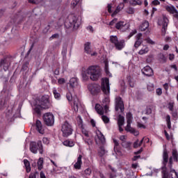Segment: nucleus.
Here are the masks:
<instances>
[{"label": "nucleus", "instance_id": "bf43d9fd", "mask_svg": "<svg viewBox=\"0 0 178 178\" xmlns=\"http://www.w3.org/2000/svg\"><path fill=\"white\" fill-rule=\"evenodd\" d=\"M147 90H149V91H154V85H149V86H147Z\"/></svg>", "mask_w": 178, "mask_h": 178}, {"label": "nucleus", "instance_id": "603ef678", "mask_svg": "<svg viewBox=\"0 0 178 178\" xmlns=\"http://www.w3.org/2000/svg\"><path fill=\"white\" fill-rule=\"evenodd\" d=\"M58 84H65V83H66V80H65L63 78L58 79Z\"/></svg>", "mask_w": 178, "mask_h": 178}, {"label": "nucleus", "instance_id": "b1692460", "mask_svg": "<svg viewBox=\"0 0 178 178\" xmlns=\"http://www.w3.org/2000/svg\"><path fill=\"white\" fill-rule=\"evenodd\" d=\"M120 140H121V141L122 142V147H124V148H127L128 149H130L131 147V143L130 142H125L124 140H126V136H121L120 137Z\"/></svg>", "mask_w": 178, "mask_h": 178}, {"label": "nucleus", "instance_id": "e2e57ef3", "mask_svg": "<svg viewBox=\"0 0 178 178\" xmlns=\"http://www.w3.org/2000/svg\"><path fill=\"white\" fill-rule=\"evenodd\" d=\"M175 59V54H169V60H173Z\"/></svg>", "mask_w": 178, "mask_h": 178}, {"label": "nucleus", "instance_id": "f03ea898", "mask_svg": "<svg viewBox=\"0 0 178 178\" xmlns=\"http://www.w3.org/2000/svg\"><path fill=\"white\" fill-rule=\"evenodd\" d=\"M168 159H169V155L168 154V150L164 149L163 154V163L164 167H163L162 171V177L163 178H178L177 172L176 170L172 169V157L170 158L169 160V169H170V174H168V168H166V163H168Z\"/></svg>", "mask_w": 178, "mask_h": 178}, {"label": "nucleus", "instance_id": "a878e982", "mask_svg": "<svg viewBox=\"0 0 178 178\" xmlns=\"http://www.w3.org/2000/svg\"><path fill=\"white\" fill-rule=\"evenodd\" d=\"M115 49L118 51H122L124 48V46L126 45V43H124V40H122L118 41L115 44Z\"/></svg>", "mask_w": 178, "mask_h": 178}, {"label": "nucleus", "instance_id": "8fccbe9b", "mask_svg": "<svg viewBox=\"0 0 178 178\" xmlns=\"http://www.w3.org/2000/svg\"><path fill=\"white\" fill-rule=\"evenodd\" d=\"M104 72L106 74V76H108V77H112V74L109 72V69L108 67L104 68Z\"/></svg>", "mask_w": 178, "mask_h": 178}, {"label": "nucleus", "instance_id": "052dcab7", "mask_svg": "<svg viewBox=\"0 0 178 178\" xmlns=\"http://www.w3.org/2000/svg\"><path fill=\"white\" fill-rule=\"evenodd\" d=\"M156 94L157 95H162V89L161 88L156 89Z\"/></svg>", "mask_w": 178, "mask_h": 178}, {"label": "nucleus", "instance_id": "13d9d810", "mask_svg": "<svg viewBox=\"0 0 178 178\" xmlns=\"http://www.w3.org/2000/svg\"><path fill=\"white\" fill-rule=\"evenodd\" d=\"M128 13L129 15H133V13H134V9L133 8H129L128 9Z\"/></svg>", "mask_w": 178, "mask_h": 178}, {"label": "nucleus", "instance_id": "f3484780", "mask_svg": "<svg viewBox=\"0 0 178 178\" xmlns=\"http://www.w3.org/2000/svg\"><path fill=\"white\" fill-rule=\"evenodd\" d=\"M95 109L99 115H104V113H108L109 107L108 106H104V107H102L99 104H97L95 105Z\"/></svg>", "mask_w": 178, "mask_h": 178}, {"label": "nucleus", "instance_id": "5fc2aeb1", "mask_svg": "<svg viewBox=\"0 0 178 178\" xmlns=\"http://www.w3.org/2000/svg\"><path fill=\"white\" fill-rule=\"evenodd\" d=\"M141 37H143V33H138L136 35V40L143 41V39H141Z\"/></svg>", "mask_w": 178, "mask_h": 178}, {"label": "nucleus", "instance_id": "f704fd0d", "mask_svg": "<svg viewBox=\"0 0 178 178\" xmlns=\"http://www.w3.org/2000/svg\"><path fill=\"white\" fill-rule=\"evenodd\" d=\"M119 41L118 39V36L116 35H111L110 36V42L111 44H113L114 45Z\"/></svg>", "mask_w": 178, "mask_h": 178}, {"label": "nucleus", "instance_id": "f257e3e1", "mask_svg": "<svg viewBox=\"0 0 178 178\" xmlns=\"http://www.w3.org/2000/svg\"><path fill=\"white\" fill-rule=\"evenodd\" d=\"M70 89L68 90L66 95V98L69 102L70 101H72L73 104H72V108L74 111V112H79V111H83V105L80 102V100L77 97H74L72 96V92L70 91H73L74 88L79 86V82L77 81V78H72L70 80Z\"/></svg>", "mask_w": 178, "mask_h": 178}, {"label": "nucleus", "instance_id": "c9c22d12", "mask_svg": "<svg viewBox=\"0 0 178 178\" xmlns=\"http://www.w3.org/2000/svg\"><path fill=\"white\" fill-rule=\"evenodd\" d=\"M149 51V49H148V47H145L139 51L138 54H139V55H144L145 54H148Z\"/></svg>", "mask_w": 178, "mask_h": 178}, {"label": "nucleus", "instance_id": "393cba45", "mask_svg": "<svg viewBox=\"0 0 178 178\" xmlns=\"http://www.w3.org/2000/svg\"><path fill=\"white\" fill-rule=\"evenodd\" d=\"M149 143V138H143L140 141L136 140L134 143V148H138V147H141L143 143Z\"/></svg>", "mask_w": 178, "mask_h": 178}, {"label": "nucleus", "instance_id": "2eb2a0df", "mask_svg": "<svg viewBox=\"0 0 178 178\" xmlns=\"http://www.w3.org/2000/svg\"><path fill=\"white\" fill-rule=\"evenodd\" d=\"M115 29L122 32L127 31L129 30V24L123 21H120L115 24Z\"/></svg>", "mask_w": 178, "mask_h": 178}, {"label": "nucleus", "instance_id": "6ab92c4d", "mask_svg": "<svg viewBox=\"0 0 178 178\" xmlns=\"http://www.w3.org/2000/svg\"><path fill=\"white\" fill-rule=\"evenodd\" d=\"M113 143L115 144L114 152L115 153L117 156H122V155H123V154L122 153V150H120V149H119V143L118 142V140H116L115 139L113 140Z\"/></svg>", "mask_w": 178, "mask_h": 178}, {"label": "nucleus", "instance_id": "338daca9", "mask_svg": "<svg viewBox=\"0 0 178 178\" xmlns=\"http://www.w3.org/2000/svg\"><path fill=\"white\" fill-rule=\"evenodd\" d=\"M37 173H34V174H31L30 176H29V178H37Z\"/></svg>", "mask_w": 178, "mask_h": 178}, {"label": "nucleus", "instance_id": "72a5a7b5", "mask_svg": "<svg viewBox=\"0 0 178 178\" xmlns=\"http://www.w3.org/2000/svg\"><path fill=\"white\" fill-rule=\"evenodd\" d=\"M53 94L56 99H60V93L56 90V88H53Z\"/></svg>", "mask_w": 178, "mask_h": 178}, {"label": "nucleus", "instance_id": "1a4fd4ad", "mask_svg": "<svg viewBox=\"0 0 178 178\" xmlns=\"http://www.w3.org/2000/svg\"><path fill=\"white\" fill-rule=\"evenodd\" d=\"M102 91L105 94V95H109L111 91V88L109 86V79L102 78L101 83Z\"/></svg>", "mask_w": 178, "mask_h": 178}, {"label": "nucleus", "instance_id": "ddd939ff", "mask_svg": "<svg viewBox=\"0 0 178 178\" xmlns=\"http://www.w3.org/2000/svg\"><path fill=\"white\" fill-rule=\"evenodd\" d=\"M96 136L95 137V140L96 144L97 145H101V144L105 143V136H104V134L101 132L99 130L96 131Z\"/></svg>", "mask_w": 178, "mask_h": 178}, {"label": "nucleus", "instance_id": "e433bc0d", "mask_svg": "<svg viewBox=\"0 0 178 178\" xmlns=\"http://www.w3.org/2000/svg\"><path fill=\"white\" fill-rule=\"evenodd\" d=\"M130 3L133 5V6H136L137 5H142L143 1H141V0H131Z\"/></svg>", "mask_w": 178, "mask_h": 178}, {"label": "nucleus", "instance_id": "4be33fe9", "mask_svg": "<svg viewBox=\"0 0 178 178\" xmlns=\"http://www.w3.org/2000/svg\"><path fill=\"white\" fill-rule=\"evenodd\" d=\"M81 158H83V156L81 155H79L77 158L76 162L74 164V168L76 170H80L81 169V165H83V161H81Z\"/></svg>", "mask_w": 178, "mask_h": 178}, {"label": "nucleus", "instance_id": "680f3d73", "mask_svg": "<svg viewBox=\"0 0 178 178\" xmlns=\"http://www.w3.org/2000/svg\"><path fill=\"white\" fill-rule=\"evenodd\" d=\"M116 22H118V19L115 18L114 19H113V20L110 22L109 25H110V26H113V24H115V23H116Z\"/></svg>", "mask_w": 178, "mask_h": 178}, {"label": "nucleus", "instance_id": "09e8293b", "mask_svg": "<svg viewBox=\"0 0 178 178\" xmlns=\"http://www.w3.org/2000/svg\"><path fill=\"white\" fill-rule=\"evenodd\" d=\"M102 119L104 123H109V118L108 117L102 115Z\"/></svg>", "mask_w": 178, "mask_h": 178}, {"label": "nucleus", "instance_id": "9d476101", "mask_svg": "<svg viewBox=\"0 0 178 178\" xmlns=\"http://www.w3.org/2000/svg\"><path fill=\"white\" fill-rule=\"evenodd\" d=\"M43 120L47 126H52L55 123V118L54 114L51 113H46L43 115Z\"/></svg>", "mask_w": 178, "mask_h": 178}, {"label": "nucleus", "instance_id": "6e6552de", "mask_svg": "<svg viewBox=\"0 0 178 178\" xmlns=\"http://www.w3.org/2000/svg\"><path fill=\"white\" fill-rule=\"evenodd\" d=\"M30 151L33 152V154H37V152L39 151L40 154H42L44 151L42 150V143L40 140L38 141V143L32 142L30 144Z\"/></svg>", "mask_w": 178, "mask_h": 178}, {"label": "nucleus", "instance_id": "58836bf2", "mask_svg": "<svg viewBox=\"0 0 178 178\" xmlns=\"http://www.w3.org/2000/svg\"><path fill=\"white\" fill-rule=\"evenodd\" d=\"M173 106H175L174 102H169L167 104V108H168V109H169V111H170V112H173Z\"/></svg>", "mask_w": 178, "mask_h": 178}, {"label": "nucleus", "instance_id": "a19ab883", "mask_svg": "<svg viewBox=\"0 0 178 178\" xmlns=\"http://www.w3.org/2000/svg\"><path fill=\"white\" fill-rule=\"evenodd\" d=\"M109 102H111V99H109V96H107L103 100V104L104 106H108V105L109 104Z\"/></svg>", "mask_w": 178, "mask_h": 178}, {"label": "nucleus", "instance_id": "79ce46f5", "mask_svg": "<svg viewBox=\"0 0 178 178\" xmlns=\"http://www.w3.org/2000/svg\"><path fill=\"white\" fill-rule=\"evenodd\" d=\"M166 122H167V126L168 129H172V125L170 123V115L166 116Z\"/></svg>", "mask_w": 178, "mask_h": 178}, {"label": "nucleus", "instance_id": "39448f33", "mask_svg": "<svg viewBox=\"0 0 178 178\" xmlns=\"http://www.w3.org/2000/svg\"><path fill=\"white\" fill-rule=\"evenodd\" d=\"M65 26L66 29L73 27L74 30H77V29L80 27V22L77 21V17L76 16L71 15L68 17V19L65 21Z\"/></svg>", "mask_w": 178, "mask_h": 178}, {"label": "nucleus", "instance_id": "a211bd4d", "mask_svg": "<svg viewBox=\"0 0 178 178\" xmlns=\"http://www.w3.org/2000/svg\"><path fill=\"white\" fill-rule=\"evenodd\" d=\"M82 134H83V140L88 145H91L92 144V140L88 134V131H86V129H82Z\"/></svg>", "mask_w": 178, "mask_h": 178}, {"label": "nucleus", "instance_id": "6e6d98bb", "mask_svg": "<svg viewBox=\"0 0 178 178\" xmlns=\"http://www.w3.org/2000/svg\"><path fill=\"white\" fill-rule=\"evenodd\" d=\"M42 142L44 144L48 145L49 144V139L48 138H43Z\"/></svg>", "mask_w": 178, "mask_h": 178}, {"label": "nucleus", "instance_id": "423d86ee", "mask_svg": "<svg viewBox=\"0 0 178 178\" xmlns=\"http://www.w3.org/2000/svg\"><path fill=\"white\" fill-rule=\"evenodd\" d=\"M132 120H133V115H131V113H128L127 114V124L125 128V130L127 131H129V133H131L132 134H134V136H138V134H140V132H138V131L136 130L135 129L131 127Z\"/></svg>", "mask_w": 178, "mask_h": 178}, {"label": "nucleus", "instance_id": "ea45409f", "mask_svg": "<svg viewBox=\"0 0 178 178\" xmlns=\"http://www.w3.org/2000/svg\"><path fill=\"white\" fill-rule=\"evenodd\" d=\"M172 156H173L174 161H175V162H177V161H178L177 150H176L175 149H172Z\"/></svg>", "mask_w": 178, "mask_h": 178}, {"label": "nucleus", "instance_id": "a18cd8bd", "mask_svg": "<svg viewBox=\"0 0 178 178\" xmlns=\"http://www.w3.org/2000/svg\"><path fill=\"white\" fill-rule=\"evenodd\" d=\"M141 44H143V40H136L134 44V47L138 48Z\"/></svg>", "mask_w": 178, "mask_h": 178}, {"label": "nucleus", "instance_id": "dca6fc26", "mask_svg": "<svg viewBox=\"0 0 178 178\" xmlns=\"http://www.w3.org/2000/svg\"><path fill=\"white\" fill-rule=\"evenodd\" d=\"M12 62V56H7L0 61V67H9Z\"/></svg>", "mask_w": 178, "mask_h": 178}, {"label": "nucleus", "instance_id": "4c0bfd02", "mask_svg": "<svg viewBox=\"0 0 178 178\" xmlns=\"http://www.w3.org/2000/svg\"><path fill=\"white\" fill-rule=\"evenodd\" d=\"M42 165H44V159L40 158L38 161V168L39 170H41V169H42Z\"/></svg>", "mask_w": 178, "mask_h": 178}, {"label": "nucleus", "instance_id": "4468645a", "mask_svg": "<svg viewBox=\"0 0 178 178\" xmlns=\"http://www.w3.org/2000/svg\"><path fill=\"white\" fill-rule=\"evenodd\" d=\"M120 111V112H124V104L120 97L115 98V111Z\"/></svg>", "mask_w": 178, "mask_h": 178}, {"label": "nucleus", "instance_id": "5701e85b", "mask_svg": "<svg viewBox=\"0 0 178 178\" xmlns=\"http://www.w3.org/2000/svg\"><path fill=\"white\" fill-rule=\"evenodd\" d=\"M29 2L35 5L40 3L42 6H46L45 3H48L49 0H29Z\"/></svg>", "mask_w": 178, "mask_h": 178}, {"label": "nucleus", "instance_id": "2f4dec72", "mask_svg": "<svg viewBox=\"0 0 178 178\" xmlns=\"http://www.w3.org/2000/svg\"><path fill=\"white\" fill-rule=\"evenodd\" d=\"M65 147H74V142L73 140H66L63 143Z\"/></svg>", "mask_w": 178, "mask_h": 178}, {"label": "nucleus", "instance_id": "774afa93", "mask_svg": "<svg viewBox=\"0 0 178 178\" xmlns=\"http://www.w3.org/2000/svg\"><path fill=\"white\" fill-rule=\"evenodd\" d=\"M153 5H159V3H161V2H159V1L158 0H154L152 1Z\"/></svg>", "mask_w": 178, "mask_h": 178}, {"label": "nucleus", "instance_id": "7ed1b4c3", "mask_svg": "<svg viewBox=\"0 0 178 178\" xmlns=\"http://www.w3.org/2000/svg\"><path fill=\"white\" fill-rule=\"evenodd\" d=\"M49 106H51V104H49V96H42L35 101V104L33 106V113L40 115L42 109H48Z\"/></svg>", "mask_w": 178, "mask_h": 178}, {"label": "nucleus", "instance_id": "864d4df0", "mask_svg": "<svg viewBox=\"0 0 178 178\" xmlns=\"http://www.w3.org/2000/svg\"><path fill=\"white\" fill-rule=\"evenodd\" d=\"M128 81L129 83L130 87H134V82H133V81H132L131 77L128 78Z\"/></svg>", "mask_w": 178, "mask_h": 178}, {"label": "nucleus", "instance_id": "69168bd1", "mask_svg": "<svg viewBox=\"0 0 178 178\" xmlns=\"http://www.w3.org/2000/svg\"><path fill=\"white\" fill-rule=\"evenodd\" d=\"M138 127H139L140 129H145V125L141 123H138Z\"/></svg>", "mask_w": 178, "mask_h": 178}, {"label": "nucleus", "instance_id": "bb28decb", "mask_svg": "<svg viewBox=\"0 0 178 178\" xmlns=\"http://www.w3.org/2000/svg\"><path fill=\"white\" fill-rule=\"evenodd\" d=\"M118 124L119 127V131H123L122 126L124 124V117L122 115L118 116Z\"/></svg>", "mask_w": 178, "mask_h": 178}, {"label": "nucleus", "instance_id": "0eeeda50", "mask_svg": "<svg viewBox=\"0 0 178 178\" xmlns=\"http://www.w3.org/2000/svg\"><path fill=\"white\" fill-rule=\"evenodd\" d=\"M61 131L63 133V137H69L73 134V128L69 122H65L61 126Z\"/></svg>", "mask_w": 178, "mask_h": 178}, {"label": "nucleus", "instance_id": "7c9ffc66", "mask_svg": "<svg viewBox=\"0 0 178 178\" xmlns=\"http://www.w3.org/2000/svg\"><path fill=\"white\" fill-rule=\"evenodd\" d=\"M24 164L26 169L27 173L30 172L31 170V167L30 166V162L27 159H24Z\"/></svg>", "mask_w": 178, "mask_h": 178}, {"label": "nucleus", "instance_id": "cd10ccee", "mask_svg": "<svg viewBox=\"0 0 178 178\" xmlns=\"http://www.w3.org/2000/svg\"><path fill=\"white\" fill-rule=\"evenodd\" d=\"M166 10L167 12H169V13H171L172 15H176L178 11L176 10V8L173 6H166Z\"/></svg>", "mask_w": 178, "mask_h": 178}, {"label": "nucleus", "instance_id": "f8f14e48", "mask_svg": "<svg viewBox=\"0 0 178 178\" xmlns=\"http://www.w3.org/2000/svg\"><path fill=\"white\" fill-rule=\"evenodd\" d=\"M159 23L162 26V35H166V30H168V24L169 23V19H168V17H166V16L163 15L162 19L160 20Z\"/></svg>", "mask_w": 178, "mask_h": 178}, {"label": "nucleus", "instance_id": "412c9836", "mask_svg": "<svg viewBox=\"0 0 178 178\" xmlns=\"http://www.w3.org/2000/svg\"><path fill=\"white\" fill-rule=\"evenodd\" d=\"M142 73L143 74H145V76L149 77L150 76L154 75V70L151 67H143L142 69Z\"/></svg>", "mask_w": 178, "mask_h": 178}, {"label": "nucleus", "instance_id": "c756f323", "mask_svg": "<svg viewBox=\"0 0 178 178\" xmlns=\"http://www.w3.org/2000/svg\"><path fill=\"white\" fill-rule=\"evenodd\" d=\"M159 60L161 62V63H166V60H168V58L165 56V55L162 53H160L157 56Z\"/></svg>", "mask_w": 178, "mask_h": 178}, {"label": "nucleus", "instance_id": "9b49d317", "mask_svg": "<svg viewBox=\"0 0 178 178\" xmlns=\"http://www.w3.org/2000/svg\"><path fill=\"white\" fill-rule=\"evenodd\" d=\"M88 90L92 95H97L101 92V86L97 83H90L88 86Z\"/></svg>", "mask_w": 178, "mask_h": 178}, {"label": "nucleus", "instance_id": "0e129e2a", "mask_svg": "<svg viewBox=\"0 0 178 178\" xmlns=\"http://www.w3.org/2000/svg\"><path fill=\"white\" fill-rule=\"evenodd\" d=\"M146 41L147 42H148V44H155V42H154V41H152V40H151L150 38L146 39Z\"/></svg>", "mask_w": 178, "mask_h": 178}, {"label": "nucleus", "instance_id": "4d7b16f0", "mask_svg": "<svg viewBox=\"0 0 178 178\" xmlns=\"http://www.w3.org/2000/svg\"><path fill=\"white\" fill-rule=\"evenodd\" d=\"M85 174H86L88 176H90L91 175V169L90 168L86 169Z\"/></svg>", "mask_w": 178, "mask_h": 178}, {"label": "nucleus", "instance_id": "3c124183", "mask_svg": "<svg viewBox=\"0 0 178 178\" xmlns=\"http://www.w3.org/2000/svg\"><path fill=\"white\" fill-rule=\"evenodd\" d=\"M55 38H59V34L58 33H55V34L52 35L49 38V40L51 41V40H55Z\"/></svg>", "mask_w": 178, "mask_h": 178}, {"label": "nucleus", "instance_id": "c03bdc74", "mask_svg": "<svg viewBox=\"0 0 178 178\" xmlns=\"http://www.w3.org/2000/svg\"><path fill=\"white\" fill-rule=\"evenodd\" d=\"M79 2H80V0H72L71 3V6H72V8H76Z\"/></svg>", "mask_w": 178, "mask_h": 178}, {"label": "nucleus", "instance_id": "49530a36", "mask_svg": "<svg viewBox=\"0 0 178 178\" xmlns=\"http://www.w3.org/2000/svg\"><path fill=\"white\" fill-rule=\"evenodd\" d=\"M105 154H106L105 149H104V147H100V151L99 152V156H104Z\"/></svg>", "mask_w": 178, "mask_h": 178}, {"label": "nucleus", "instance_id": "473e14b6", "mask_svg": "<svg viewBox=\"0 0 178 178\" xmlns=\"http://www.w3.org/2000/svg\"><path fill=\"white\" fill-rule=\"evenodd\" d=\"M90 45H91V43L87 42L85 44V52L90 55L91 54V47H90Z\"/></svg>", "mask_w": 178, "mask_h": 178}, {"label": "nucleus", "instance_id": "c85d7f7f", "mask_svg": "<svg viewBox=\"0 0 178 178\" xmlns=\"http://www.w3.org/2000/svg\"><path fill=\"white\" fill-rule=\"evenodd\" d=\"M148 27H149V23H148V21H145L141 24L139 29L140 30V31H145V30H147Z\"/></svg>", "mask_w": 178, "mask_h": 178}, {"label": "nucleus", "instance_id": "aec40b11", "mask_svg": "<svg viewBox=\"0 0 178 178\" xmlns=\"http://www.w3.org/2000/svg\"><path fill=\"white\" fill-rule=\"evenodd\" d=\"M35 127H36V130H38L40 134H44V133H45V129H44V127H42V124L41 123V121L40 120L36 121Z\"/></svg>", "mask_w": 178, "mask_h": 178}, {"label": "nucleus", "instance_id": "37998d69", "mask_svg": "<svg viewBox=\"0 0 178 178\" xmlns=\"http://www.w3.org/2000/svg\"><path fill=\"white\" fill-rule=\"evenodd\" d=\"M124 7V5L123 3L120 4L117 7V10L114 12V15H116V13H118L121 9H123Z\"/></svg>", "mask_w": 178, "mask_h": 178}, {"label": "nucleus", "instance_id": "de8ad7c7", "mask_svg": "<svg viewBox=\"0 0 178 178\" xmlns=\"http://www.w3.org/2000/svg\"><path fill=\"white\" fill-rule=\"evenodd\" d=\"M76 120H77L79 126H83V120L81 119V117L78 116L76 118Z\"/></svg>", "mask_w": 178, "mask_h": 178}, {"label": "nucleus", "instance_id": "20e7f679", "mask_svg": "<svg viewBox=\"0 0 178 178\" xmlns=\"http://www.w3.org/2000/svg\"><path fill=\"white\" fill-rule=\"evenodd\" d=\"M101 70L99 68H83L82 71V79L87 81L89 79L93 81H97L101 77Z\"/></svg>", "mask_w": 178, "mask_h": 178}]
</instances>
